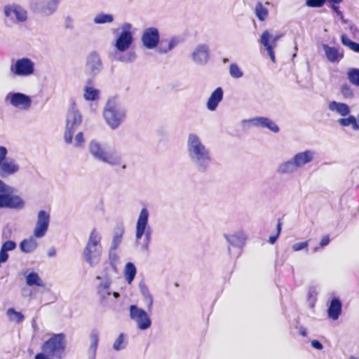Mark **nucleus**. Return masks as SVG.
Instances as JSON below:
<instances>
[{
    "label": "nucleus",
    "instance_id": "1",
    "mask_svg": "<svg viewBox=\"0 0 359 359\" xmlns=\"http://www.w3.org/2000/svg\"><path fill=\"white\" fill-rule=\"evenodd\" d=\"M187 151L190 162L198 172L205 173L210 170L212 164L211 152L198 135H188Z\"/></svg>",
    "mask_w": 359,
    "mask_h": 359
},
{
    "label": "nucleus",
    "instance_id": "2",
    "mask_svg": "<svg viewBox=\"0 0 359 359\" xmlns=\"http://www.w3.org/2000/svg\"><path fill=\"white\" fill-rule=\"evenodd\" d=\"M101 241L100 233L97 229H93L83 250V259L90 267H95L100 262L103 251Z\"/></svg>",
    "mask_w": 359,
    "mask_h": 359
},
{
    "label": "nucleus",
    "instance_id": "3",
    "mask_svg": "<svg viewBox=\"0 0 359 359\" xmlns=\"http://www.w3.org/2000/svg\"><path fill=\"white\" fill-rule=\"evenodd\" d=\"M149 211L144 207L141 209L135 225V242L141 243V249L147 251L151 241L152 229L149 224Z\"/></svg>",
    "mask_w": 359,
    "mask_h": 359
},
{
    "label": "nucleus",
    "instance_id": "4",
    "mask_svg": "<svg viewBox=\"0 0 359 359\" xmlns=\"http://www.w3.org/2000/svg\"><path fill=\"white\" fill-rule=\"evenodd\" d=\"M88 148L90 154L95 159L111 166L121 165L122 170L126 169V164L123 163L121 156L115 151H107L98 141H90Z\"/></svg>",
    "mask_w": 359,
    "mask_h": 359
},
{
    "label": "nucleus",
    "instance_id": "5",
    "mask_svg": "<svg viewBox=\"0 0 359 359\" xmlns=\"http://www.w3.org/2000/svg\"><path fill=\"white\" fill-rule=\"evenodd\" d=\"M103 116L108 126L115 130L124 121L126 117V109L116 97H113L108 100Z\"/></svg>",
    "mask_w": 359,
    "mask_h": 359
},
{
    "label": "nucleus",
    "instance_id": "6",
    "mask_svg": "<svg viewBox=\"0 0 359 359\" xmlns=\"http://www.w3.org/2000/svg\"><path fill=\"white\" fill-rule=\"evenodd\" d=\"M96 279L99 280L97 286V294L100 304L103 306H109L110 304H114L115 300L120 297V294L111 290V278L105 275L104 276H97Z\"/></svg>",
    "mask_w": 359,
    "mask_h": 359
},
{
    "label": "nucleus",
    "instance_id": "7",
    "mask_svg": "<svg viewBox=\"0 0 359 359\" xmlns=\"http://www.w3.org/2000/svg\"><path fill=\"white\" fill-rule=\"evenodd\" d=\"M65 348V334L62 333L55 334L43 344V352L41 353L45 354L48 358L62 359Z\"/></svg>",
    "mask_w": 359,
    "mask_h": 359
},
{
    "label": "nucleus",
    "instance_id": "8",
    "mask_svg": "<svg viewBox=\"0 0 359 359\" xmlns=\"http://www.w3.org/2000/svg\"><path fill=\"white\" fill-rule=\"evenodd\" d=\"M75 102L72 100V107L68 110L66 118V130L64 135L65 142L71 144L73 135L79 126L82 122V116L79 111L75 107Z\"/></svg>",
    "mask_w": 359,
    "mask_h": 359
},
{
    "label": "nucleus",
    "instance_id": "9",
    "mask_svg": "<svg viewBox=\"0 0 359 359\" xmlns=\"http://www.w3.org/2000/svg\"><path fill=\"white\" fill-rule=\"evenodd\" d=\"M121 32L117 35L114 42L116 50L120 53H124L128 50L134 42V36L132 24L123 23L121 27Z\"/></svg>",
    "mask_w": 359,
    "mask_h": 359
},
{
    "label": "nucleus",
    "instance_id": "10",
    "mask_svg": "<svg viewBox=\"0 0 359 359\" xmlns=\"http://www.w3.org/2000/svg\"><path fill=\"white\" fill-rule=\"evenodd\" d=\"M10 71L14 76L20 77L29 76L34 73L35 64L29 57L19 58L12 62Z\"/></svg>",
    "mask_w": 359,
    "mask_h": 359
},
{
    "label": "nucleus",
    "instance_id": "11",
    "mask_svg": "<svg viewBox=\"0 0 359 359\" xmlns=\"http://www.w3.org/2000/svg\"><path fill=\"white\" fill-rule=\"evenodd\" d=\"M129 316L130 319L136 323L140 330H146L151 325V319L147 312L135 304L130 306Z\"/></svg>",
    "mask_w": 359,
    "mask_h": 359
},
{
    "label": "nucleus",
    "instance_id": "12",
    "mask_svg": "<svg viewBox=\"0 0 359 359\" xmlns=\"http://www.w3.org/2000/svg\"><path fill=\"white\" fill-rule=\"evenodd\" d=\"M50 222L49 212L41 210L37 213L36 222L33 231V235L36 238H41L46 234Z\"/></svg>",
    "mask_w": 359,
    "mask_h": 359
},
{
    "label": "nucleus",
    "instance_id": "13",
    "mask_svg": "<svg viewBox=\"0 0 359 359\" xmlns=\"http://www.w3.org/2000/svg\"><path fill=\"white\" fill-rule=\"evenodd\" d=\"M160 39V32L157 28L154 27L146 28L141 37L143 46L147 49L157 48Z\"/></svg>",
    "mask_w": 359,
    "mask_h": 359
},
{
    "label": "nucleus",
    "instance_id": "14",
    "mask_svg": "<svg viewBox=\"0 0 359 359\" xmlns=\"http://www.w3.org/2000/svg\"><path fill=\"white\" fill-rule=\"evenodd\" d=\"M4 13L6 17L11 20L15 19L17 22H23L27 20V11L16 4L5 6Z\"/></svg>",
    "mask_w": 359,
    "mask_h": 359
},
{
    "label": "nucleus",
    "instance_id": "15",
    "mask_svg": "<svg viewBox=\"0 0 359 359\" xmlns=\"http://www.w3.org/2000/svg\"><path fill=\"white\" fill-rule=\"evenodd\" d=\"M243 123L251 124L257 128H267L274 133H278L280 131L278 126L268 117L256 116L250 119L244 120Z\"/></svg>",
    "mask_w": 359,
    "mask_h": 359
},
{
    "label": "nucleus",
    "instance_id": "16",
    "mask_svg": "<svg viewBox=\"0 0 359 359\" xmlns=\"http://www.w3.org/2000/svg\"><path fill=\"white\" fill-rule=\"evenodd\" d=\"M210 48L206 44L197 46L191 53L192 60L198 65H205L210 60Z\"/></svg>",
    "mask_w": 359,
    "mask_h": 359
},
{
    "label": "nucleus",
    "instance_id": "17",
    "mask_svg": "<svg viewBox=\"0 0 359 359\" xmlns=\"http://www.w3.org/2000/svg\"><path fill=\"white\" fill-rule=\"evenodd\" d=\"M86 67L93 76H96L102 72L103 65L100 55L96 51H92L88 55Z\"/></svg>",
    "mask_w": 359,
    "mask_h": 359
},
{
    "label": "nucleus",
    "instance_id": "18",
    "mask_svg": "<svg viewBox=\"0 0 359 359\" xmlns=\"http://www.w3.org/2000/svg\"><path fill=\"white\" fill-rule=\"evenodd\" d=\"M20 165L18 162L11 158L6 157L0 163V177L1 178H7L10 176L14 175L20 170Z\"/></svg>",
    "mask_w": 359,
    "mask_h": 359
},
{
    "label": "nucleus",
    "instance_id": "19",
    "mask_svg": "<svg viewBox=\"0 0 359 359\" xmlns=\"http://www.w3.org/2000/svg\"><path fill=\"white\" fill-rule=\"evenodd\" d=\"M11 104L22 110L28 109L32 104V100L29 96L20 93H15L11 95Z\"/></svg>",
    "mask_w": 359,
    "mask_h": 359
},
{
    "label": "nucleus",
    "instance_id": "20",
    "mask_svg": "<svg viewBox=\"0 0 359 359\" xmlns=\"http://www.w3.org/2000/svg\"><path fill=\"white\" fill-rule=\"evenodd\" d=\"M316 154V151L313 150H306L296 154L292 159L297 169H299L311 163L314 159Z\"/></svg>",
    "mask_w": 359,
    "mask_h": 359
},
{
    "label": "nucleus",
    "instance_id": "21",
    "mask_svg": "<svg viewBox=\"0 0 359 359\" xmlns=\"http://www.w3.org/2000/svg\"><path fill=\"white\" fill-rule=\"evenodd\" d=\"M224 237L229 244L228 248L229 255H231V247L241 250L245 244V236L242 232H237L231 235L225 234Z\"/></svg>",
    "mask_w": 359,
    "mask_h": 359
},
{
    "label": "nucleus",
    "instance_id": "22",
    "mask_svg": "<svg viewBox=\"0 0 359 359\" xmlns=\"http://www.w3.org/2000/svg\"><path fill=\"white\" fill-rule=\"evenodd\" d=\"M323 49L325 52L326 58L330 62H338L344 57L343 50H341L339 51V48H337L332 47L327 44L323 43Z\"/></svg>",
    "mask_w": 359,
    "mask_h": 359
},
{
    "label": "nucleus",
    "instance_id": "23",
    "mask_svg": "<svg viewBox=\"0 0 359 359\" xmlns=\"http://www.w3.org/2000/svg\"><path fill=\"white\" fill-rule=\"evenodd\" d=\"M342 311V304L339 297L331 299L327 309L328 317L334 320L339 318Z\"/></svg>",
    "mask_w": 359,
    "mask_h": 359
},
{
    "label": "nucleus",
    "instance_id": "24",
    "mask_svg": "<svg viewBox=\"0 0 359 359\" xmlns=\"http://www.w3.org/2000/svg\"><path fill=\"white\" fill-rule=\"evenodd\" d=\"M17 248V243L12 240H8L1 244L0 248V267L9 259V251H13Z\"/></svg>",
    "mask_w": 359,
    "mask_h": 359
},
{
    "label": "nucleus",
    "instance_id": "25",
    "mask_svg": "<svg viewBox=\"0 0 359 359\" xmlns=\"http://www.w3.org/2000/svg\"><path fill=\"white\" fill-rule=\"evenodd\" d=\"M179 42V39L175 36L170 39H160V43L157 46V50L161 54L168 53L175 48L178 45Z\"/></svg>",
    "mask_w": 359,
    "mask_h": 359
},
{
    "label": "nucleus",
    "instance_id": "26",
    "mask_svg": "<svg viewBox=\"0 0 359 359\" xmlns=\"http://www.w3.org/2000/svg\"><path fill=\"white\" fill-rule=\"evenodd\" d=\"M90 344L88 350V359H95L97 349L100 339V332L97 329H93L90 333Z\"/></svg>",
    "mask_w": 359,
    "mask_h": 359
},
{
    "label": "nucleus",
    "instance_id": "27",
    "mask_svg": "<svg viewBox=\"0 0 359 359\" xmlns=\"http://www.w3.org/2000/svg\"><path fill=\"white\" fill-rule=\"evenodd\" d=\"M13 188L5 184L0 179V208H7L11 194L13 193Z\"/></svg>",
    "mask_w": 359,
    "mask_h": 359
},
{
    "label": "nucleus",
    "instance_id": "28",
    "mask_svg": "<svg viewBox=\"0 0 359 359\" xmlns=\"http://www.w3.org/2000/svg\"><path fill=\"white\" fill-rule=\"evenodd\" d=\"M36 238L33 235L29 238L22 240L19 245L21 252L26 254L34 252L38 247V243Z\"/></svg>",
    "mask_w": 359,
    "mask_h": 359
},
{
    "label": "nucleus",
    "instance_id": "29",
    "mask_svg": "<svg viewBox=\"0 0 359 359\" xmlns=\"http://www.w3.org/2000/svg\"><path fill=\"white\" fill-rule=\"evenodd\" d=\"M292 158L287 161L280 163L277 168L276 172L278 175H291L297 170Z\"/></svg>",
    "mask_w": 359,
    "mask_h": 359
},
{
    "label": "nucleus",
    "instance_id": "30",
    "mask_svg": "<svg viewBox=\"0 0 359 359\" xmlns=\"http://www.w3.org/2000/svg\"><path fill=\"white\" fill-rule=\"evenodd\" d=\"M125 229L122 224L117 225L113 231V238L109 248L117 250L122 242Z\"/></svg>",
    "mask_w": 359,
    "mask_h": 359
},
{
    "label": "nucleus",
    "instance_id": "31",
    "mask_svg": "<svg viewBox=\"0 0 359 359\" xmlns=\"http://www.w3.org/2000/svg\"><path fill=\"white\" fill-rule=\"evenodd\" d=\"M328 108L330 111H335L341 116L348 115L351 111L349 107L346 104L336 101L330 102Z\"/></svg>",
    "mask_w": 359,
    "mask_h": 359
},
{
    "label": "nucleus",
    "instance_id": "32",
    "mask_svg": "<svg viewBox=\"0 0 359 359\" xmlns=\"http://www.w3.org/2000/svg\"><path fill=\"white\" fill-rule=\"evenodd\" d=\"M223 92L224 91H212L206 103V107L208 110L215 111L217 109L219 103L223 99Z\"/></svg>",
    "mask_w": 359,
    "mask_h": 359
},
{
    "label": "nucleus",
    "instance_id": "33",
    "mask_svg": "<svg viewBox=\"0 0 359 359\" xmlns=\"http://www.w3.org/2000/svg\"><path fill=\"white\" fill-rule=\"evenodd\" d=\"M25 281L27 285L29 287L37 286V287H44L45 283L43 280L41 278L38 273L35 271H32L29 273L25 276Z\"/></svg>",
    "mask_w": 359,
    "mask_h": 359
},
{
    "label": "nucleus",
    "instance_id": "34",
    "mask_svg": "<svg viewBox=\"0 0 359 359\" xmlns=\"http://www.w3.org/2000/svg\"><path fill=\"white\" fill-rule=\"evenodd\" d=\"M140 290L144 297V302L147 305V308L150 311L153 306V297L151 294L147 286L144 283H140L139 285Z\"/></svg>",
    "mask_w": 359,
    "mask_h": 359
},
{
    "label": "nucleus",
    "instance_id": "35",
    "mask_svg": "<svg viewBox=\"0 0 359 359\" xmlns=\"http://www.w3.org/2000/svg\"><path fill=\"white\" fill-rule=\"evenodd\" d=\"M269 35L266 32H262L259 42L264 46L268 55H269L272 62H276L275 53L273 51L274 46H271L269 43Z\"/></svg>",
    "mask_w": 359,
    "mask_h": 359
},
{
    "label": "nucleus",
    "instance_id": "36",
    "mask_svg": "<svg viewBox=\"0 0 359 359\" xmlns=\"http://www.w3.org/2000/svg\"><path fill=\"white\" fill-rule=\"evenodd\" d=\"M60 0H49L48 3L41 8V13L43 15H50L57 9Z\"/></svg>",
    "mask_w": 359,
    "mask_h": 359
},
{
    "label": "nucleus",
    "instance_id": "37",
    "mask_svg": "<svg viewBox=\"0 0 359 359\" xmlns=\"http://www.w3.org/2000/svg\"><path fill=\"white\" fill-rule=\"evenodd\" d=\"M339 125L344 127L351 126L353 129L357 130L359 129V118L353 115H349L346 118H341L338 120Z\"/></svg>",
    "mask_w": 359,
    "mask_h": 359
},
{
    "label": "nucleus",
    "instance_id": "38",
    "mask_svg": "<svg viewBox=\"0 0 359 359\" xmlns=\"http://www.w3.org/2000/svg\"><path fill=\"white\" fill-rule=\"evenodd\" d=\"M137 273V269L135 264L132 262H128L126 264L125 269H124V276L126 280V281L130 284Z\"/></svg>",
    "mask_w": 359,
    "mask_h": 359
},
{
    "label": "nucleus",
    "instance_id": "39",
    "mask_svg": "<svg viewBox=\"0 0 359 359\" xmlns=\"http://www.w3.org/2000/svg\"><path fill=\"white\" fill-rule=\"evenodd\" d=\"M128 345L127 335L124 333H121L117 339L113 344V348L116 351H120L125 349Z\"/></svg>",
    "mask_w": 359,
    "mask_h": 359
},
{
    "label": "nucleus",
    "instance_id": "40",
    "mask_svg": "<svg viewBox=\"0 0 359 359\" xmlns=\"http://www.w3.org/2000/svg\"><path fill=\"white\" fill-rule=\"evenodd\" d=\"M25 206L24 201L18 196L11 194L7 208L11 209H22Z\"/></svg>",
    "mask_w": 359,
    "mask_h": 359
},
{
    "label": "nucleus",
    "instance_id": "41",
    "mask_svg": "<svg viewBox=\"0 0 359 359\" xmlns=\"http://www.w3.org/2000/svg\"><path fill=\"white\" fill-rule=\"evenodd\" d=\"M346 75L351 83L359 87V69L350 68L348 69Z\"/></svg>",
    "mask_w": 359,
    "mask_h": 359
},
{
    "label": "nucleus",
    "instance_id": "42",
    "mask_svg": "<svg viewBox=\"0 0 359 359\" xmlns=\"http://www.w3.org/2000/svg\"><path fill=\"white\" fill-rule=\"evenodd\" d=\"M341 43L355 53H359V43L351 40L345 34L341 36Z\"/></svg>",
    "mask_w": 359,
    "mask_h": 359
},
{
    "label": "nucleus",
    "instance_id": "43",
    "mask_svg": "<svg viewBox=\"0 0 359 359\" xmlns=\"http://www.w3.org/2000/svg\"><path fill=\"white\" fill-rule=\"evenodd\" d=\"M108 259L111 267L114 271L117 270V265L119 262V255H118L116 250L109 249Z\"/></svg>",
    "mask_w": 359,
    "mask_h": 359
},
{
    "label": "nucleus",
    "instance_id": "44",
    "mask_svg": "<svg viewBox=\"0 0 359 359\" xmlns=\"http://www.w3.org/2000/svg\"><path fill=\"white\" fill-rule=\"evenodd\" d=\"M6 313L11 320L18 323H22L25 319L24 315L21 312L15 311L13 308L8 309Z\"/></svg>",
    "mask_w": 359,
    "mask_h": 359
},
{
    "label": "nucleus",
    "instance_id": "45",
    "mask_svg": "<svg viewBox=\"0 0 359 359\" xmlns=\"http://www.w3.org/2000/svg\"><path fill=\"white\" fill-rule=\"evenodd\" d=\"M93 21L95 24L110 23L114 21V16L111 14L100 13L95 17Z\"/></svg>",
    "mask_w": 359,
    "mask_h": 359
},
{
    "label": "nucleus",
    "instance_id": "46",
    "mask_svg": "<svg viewBox=\"0 0 359 359\" xmlns=\"http://www.w3.org/2000/svg\"><path fill=\"white\" fill-rule=\"evenodd\" d=\"M255 13L259 20L264 21L268 16L269 11L262 3L258 2L255 6Z\"/></svg>",
    "mask_w": 359,
    "mask_h": 359
},
{
    "label": "nucleus",
    "instance_id": "47",
    "mask_svg": "<svg viewBox=\"0 0 359 359\" xmlns=\"http://www.w3.org/2000/svg\"><path fill=\"white\" fill-rule=\"evenodd\" d=\"M136 59V53L134 50H130L126 54L116 57V60L123 62H132Z\"/></svg>",
    "mask_w": 359,
    "mask_h": 359
},
{
    "label": "nucleus",
    "instance_id": "48",
    "mask_svg": "<svg viewBox=\"0 0 359 359\" xmlns=\"http://www.w3.org/2000/svg\"><path fill=\"white\" fill-rule=\"evenodd\" d=\"M317 296L318 292L316 287H310L308 292L307 300L311 307H313L315 306L316 302L317 300Z\"/></svg>",
    "mask_w": 359,
    "mask_h": 359
},
{
    "label": "nucleus",
    "instance_id": "49",
    "mask_svg": "<svg viewBox=\"0 0 359 359\" xmlns=\"http://www.w3.org/2000/svg\"><path fill=\"white\" fill-rule=\"evenodd\" d=\"M229 72L231 76L235 79H239L243 75V72L241 68L235 63L231 64L229 67Z\"/></svg>",
    "mask_w": 359,
    "mask_h": 359
},
{
    "label": "nucleus",
    "instance_id": "50",
    "mask_svg": "<svg viewBox=\"0 0 359 359\" xmlns=\"http://www.w3.org/2000/svg\"><path fill=\"white\" fill-rule=\"evenodd\" d=\"M329 7L332 9V11L336 13V15L339 17L343 24H347L348 22V20L344 18V15L343 12L340 10L339 5H332L329 6Z\"/></svg>",
    "mask_w": 359,
    "mask_h": 359
},
{
    "label": "nucleus",
    "instance_id": "51",
    "mask_svg": "<svg viewBox=\"0 0 359 359\" xmlns=\"http://www.w3.org/2000/svg\"><path fill=\"white\" fill-rule=\"evenodd\" d=\"M263 32H266L269 35V43L271 46L276 47L278 41L283 36L282 34H276L275 35H272L269 30H265Z\"/></svg>",
    "mask_w": 359,
    "mask_h": 359
},
{
    "label": "nucleus",
    "instance_id": "52",
    "mask_svg": "<svg viewBox=\"0 0 359 359\" xmlns=\"http://www.w3.org/2000/svg\"><path fill=\"white\" fill-rule=\"evenodd\" d=\"M325 4V0H306V6L310 8H321Z\"/></svg>",
    "mask_w": 359,
    "mask_h": 359
},
{
    "label": "nucleus",
    "instance_id": "53",
    "mask_svg": "<svg viewBox=\"0 0 359 359\" xmlns=\"http://www.w3.org/2000/svg\"><path fill=\"white\" fill-rule=\"evenodd\" d=\"M281 230H282V222H281L280 219H278L277 226H276V231H277L276 234L274 236H270L269 238V242L271 244H274L276 242V241L278 240V238L280 234Z\"/></svg>",
    "mask_w": 359,
    "mask_h": 359
},
{
    "label": "nucleus",
    "instance_id": "54",
    "mask_svg": "<svg viewBox=\"0 0 359 359\" xmlns=\"http://www.w3.org/2000/svg\"><path fill=\"white\" fill-rule=\"evenodd\" d=\"M309 241L296 243L292 246V249L294 252L306 250L308 252Z\"/></svg>",
    "mask_w": 359,
    "mask_h": 359
},
{
    "label": "nucleus",
    "instance_id": "55",
    "mask_svg": "<svg viewBox=\"0 0 359 359\" xmlns=\"http://www.w3.org/2000/svg\"><path fill=\"white\" fill-rule=\"evenodd\" d=\"M99 92L100 91H85L83 97L85 100L89 101L97 100L99 98Z\"/></svg>",
    "mask_w": 359,
    "mask_h": 359
},
{
    "label": "nucleus",
    "instance_id": "56",
    "mask_svg": "<svg viewBox=\"0 0 359 359\" xmlns=\"http://www.w3.org/2000/svg\"><path fill=\"white\" fill-rule=\"evenodd\" d=\"M348 28L353 38L357 39L358 37H359V29L355 25L350 23Z\"/></svg>",
    "mask_w": 359,
    "mask_h": 359
},
{
    "label": "nucleus",
    "instance_id": "57",
    "mask_svg": "<svg viewBox=\"0 0 359 359\" xmlns=\"http://www.w3.org/2000/svg\"><path fill=\"white\" fill-rule=\"evenodd\" d=\"M83 142H84L83 134L82 132H80V133H77L75 137L74 145H75V147H81Z\"/></svg>",
    "mask_w": 359,
    "mask_h": 359
},
{
    "label": "nucleus",
    "instance_id": "58",
    "mask_svg": "<svg viewBox=\"0 0 359 359\" xmlns=\"http://www.w3.org/2000/svg\"><path fill=\"white\" fill-rule=\"evenodd\" d=\"M8 154V149L6 147L0 146V163L6 160V157Z\"/></svg>",
    "mask_w": 359,
    "mask_h": 359
},
{
    "label": "nucleus",
    "instance_id": "59",
    "mask_svg": "<svg viewBox=\"0 0 359 359\" xmlns=\"http://www.w3.org/2000/svg\"><path fill=\"white\" fill-rule=\"evenodd\" d=\"M312 347L317 350H322L323 348V346L321 342L317 339L312 340L311 342Z\"/></svg>",
    "mask_w": 359,
    "mask_h": 359
},
{
    "label": "nucleus",
    "instance_id": "60",
    "mask_svg": "<svg viewBox=\"0 0 359 359\" xmlns=\"http://www.w3.org/2000/svg\"><path fill=\"white\" fill-rule=\"evenodd\" d=\"M330 242L329 236H325L320 242V247L324 248Z\"/></svg>",
    "mask_w": 359,
    "mask_h": 359
},
{
    "label": "nucleus",
    "instance_id": "61",
    "mask_svg": "<svg viewBox=\"0 0 359 359\" xmlns=\"http://www.w3.org/2000/svg\"><path fill=\"white\" fill-rule=\"evenodd\" d=\"M83 90H97L93 87V80L88 79Z\"/></svg>",
    "mask_w": 359,
    "mask_h": 359
},
{
    "label": "nucleus",
    "instance_id": "62",
    "mask_svg": "<svg viewBox=\"0 0 359 359\" xmlns=\"http://www.w3.org/2000/svg\"><path fill=\"white\" fill-rule=\"evenodd\" d=\"M65 27L67 29H72L73 28V22L71 17L67 16L65 18Z\"/></svg>",
    "mask_w": 359,
    "mask_h": 359
},
{
    "label": "nucleus",
    "instance_id": "63",
    "mask_svg": "<svg viewBox=\"0 0 359 359\" xmlns=\"http://www.w3.org/2000/svg\"><path fill=\"white\" fill-rule=\"evenodd\" d=\"M56 255V250L54 247H51L48 250V256L49 257H53Z\"/></svg>",
    "mask_w": 359,
    "mask_h": 359
},
{
    "label": "nucleus",
    "instance_id": "64",
    "mask_svg": "<svg viewBox=\"0 0 359 359\" xmlns=\"http://www.w3.org/2000/svg\"><path fill=\"white\" fill-rule=\"evenodd\" d=\"M299 329V334L303 336V337H306L307 335V330L306 327H304V326H299L298 327Z\"/></svg>",
    "mask_w": 359,
    "mask_h": 359
}]
</instances>
